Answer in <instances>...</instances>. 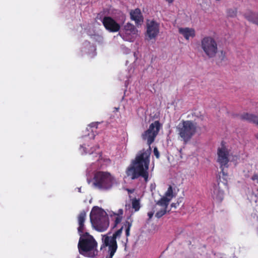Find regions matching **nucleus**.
Masks as SVG:
<instances>
[{
	"instance_id": "obj_1",
	"label": "nucleus",
	"mask_w": 258,
	"mask_h": 258,
	"mask_svg": "<svg viewBox=\"0 0 258 258\" xmlns=\"http://www.w3.org/2000/svg\"><path fill=\"white\" fill-rule=\"evenodd\" d=\"M161 127V124L159 121H155L149 125V128L142 134V138L143 140L147 141L149 148L147 150L143 149L140 151L133 162V165L127 168L126 174L131 176L132 179L141 176L144 178L145 182L148 181V170L151 152V145L154 142Z\"/></svg>"
},
{
	"instance_id": "obj_2",
	"label": "nucleus",
	"mask_w": 258,
	"mask_h": 258,
	"mask_svg": "<svg viewBox=\"0 0 258 258\" xmlns=\"http://www.w3.org/2000/svg\"><path fill=\"white\" fill-rule=\"evenodd\" d=\"M78 246L80 253L84 256L93 257L97 253V242L88 232L80 236Z\"/></svg>"
},
{
	"instance_id": "obj_3",
	"label": "nucleus",
	"mask_w": 258,
	"mask_h": 258,
	"mask_svg": "<svg viewBox=\"0 0 258 258\" xmlns=\"http://www.w3.org/2000/svg\"><path fill=\"white\" fill-rule=\"evenodd\" d=\"M94 186L101 190H108L112 188L116 182L115 178L107 171H96L93 178Z\"/></svg>"
},
{
	"instance_id": "obj_4",
	"label": "nucleus",
	"mask_w": 258,
	"mask_h": 258,
	"mask_svg": "<svg viewBox=\"0 0 258 258\" xmlns=\"http://www.w3.org/2000/svg\"><path fill=\"white\" fill-rule=\"evenodd\" d=\"M90 221L93 227L100 232L104 231L109 226V222L106 213L98 207H94L90 213Z\"/></svg>"
},
{
	"instance_id": "obj_5",
	"label": "nucleus",
	"mask_w": 258,
	"mask_h": 258,
	"mask_svg": "<svg viewBox=\"0 0 258 258\" xmlns=\"http://www.w3.org/2000/svg\"><path fill=\"white\" fill-rule=\"evenodd\" d=\"M179 137L185 143L189 142L197 132L196 123L192 120H182L176 126Z\"/></svg>"
},
{
	"instance_id": "obj_6",
	"label": "nucleus",
	"mask_w": 258,
	"mask_h": 258,
	"mask_svg": "<svg viewBox=\"0 0 258 258\" xmlns=\"http://www.w3.org/2000/svg\"><path fill=\"white\" fill-rule=\"evenodd\" d=\"M217 154V162L220 164V168L221 169V171L219 173V179L221 177L220 174H222L224 180L227 181L225 177H227L228 174L224 170L225 168L228 167L229 152L223 143L221 144V147L218 148Z\"/></svg>"
},
{
	"instance_id": "obj_7",
	"label": "nucleus",
	"mask_w": 258,
	"mask_h": 258,
	"mask_svg": "<svg viewBox=\"0 0 258 258\" xmlns=\"http://www.w3.org/2000/svg\"><path fill=\"white\" fill-rule=\"evenodd\" d=\"M201 46L206 56L209 58H213L218 52V43L212 36H205L201 42Z\"/></svg>"
},
{
	"instance_id": "obj_8",
	"label": "nucleus",
	"mask_w": 258,
	"mask_h": 258,
	"mask_svg": "<svg viewBox=\"0 0 258 258\" xmlns=\"http://www.w3.org/2000/svg\"><path fill=\"white\" fill-rule=\"evenodd\" d=\"M123 226L114 233L112 236L104 235L102 238L103 244L101 246L100 249L108 246V249H112V252L116 251L117 248L116 238L119 237L122 233Z\"/></svg>"
},
{
	"instance_id": "obj_9",
	"label": "nucleus",
	"mask_w": 258,
	"mask_h": 258,
	"mask_svg": "<svg viewBox=\"0 0 258 258\" xmlns=\"http://www.w3.org/2000/svg\"><path fill=\"white\" fill-rule=\"evenodd\" d=\"M146 29L147 39L148 40L155 39L159 33L160 24L154 20H147Z\"/></svg>"
},
{
	"instance_id": "obj_10",
	"label": "nucleus",
	"mask_w": 258,
	"mask_h": 258,
	"mask_svg": "<svg viewBox=\"0 0 258 258\" xmlns=\"http://www.w3.org/2000/svg\"><path fill=\"white\" fill-rule=\"evenodd\" d=\"M102 22L105 28L110 32H116L120 28V25L109 16L104 17Z\"/></svg>"
},
{
	"instance_id": "obj_11",
	"label": "nucleus",
	"mask_w": 258,
	"mask_h": 258,
	"mask_svg": "<svg viewBox=\"0 0 258 258\" xmlns=\"http://www.w3.org/2000/svg\"><path fill=\"white\" fill-rule=\"evenodd\" d=\"M86 217V212L83 210L81 211L78 215V221L79 227L78 228V231L80 235H83L84 234L85 231V221Z\"/></svg>"
},
{
	"instance_id": "obj_12",
	"label": "nucleus",
	"mask_w": 258,
	"mask_h": 258,
	"mask_svg": "<svg viewBox=\"0 0 258 258\" xmlns=\"http://www.w3.org/2000/svg\"><path fill=\"white\" fill-rule=\"evenodd\" d=\"M131 19L134 21L137 25H141L144 20V18L140 9L137 8L130 12Z\"/></svg>"
},
{
	"instance_id": "obj_13",
	"label": "nucleus",
	"mask_w": 258,
	"mask_h": 258,
	"mask_svg": "<svg viewBox=\"0 0 258 258\" xmlns=\"http://www.w3.org/2000/svg\"><path fill=\"white\" fill-rule=\"evenodd\" d=\"M179 33L182 35L184 38L188 40L189 37H194L195 36V31L193 28L185 27L179 28L178 29Z\"/></svg>"
},
{
	"instance_id": "obj_14",
	"label": "nucleus",
	"mask_w": 258,
	"mask_h": 258,
	"mask_svg": "<svg viewBox=\"0 0 258 258\" xmlns=\"http://www.w3.org/2000/svg\"><path fill=\"white\" fill-rule=\"evenodd\" d=\"M240 118L242 120H247L258 125V116L252 114L244 113L240 116Z\"/></svg>"
},
{
	"instance_id": "obj_15",
	"label": "nucleus",
	"mask_w": 258,
	"mask_h": 258,
	"mask_svg": "<svg viewBox=\"0 0 258 258\" xmlns=\"http://www.w3.org/2000/svg\"><path fill=\"white\" fill-rule=\"evenodd\" d=\"M124 30L126 35L130 34L133 35H137L138 30L134 25L131 23H128L124 26Z\"/></svg>"
},
{
	"instance_id": "obj_16",
	"label": "nucleus",
	"mask_w": 258,
	"mask_h": 258,
	"mask_svg": "<svg viewBox=\"0 0 258 258\" xmlns=\"http://www.w3.org/2000/svg\"><path fill=\"white\" fill-rule=\"evenodd\" d=\"M171 198L163 197L160 200H159L157 204L163 207L164 209H166L169 205Z\"/></svg>"
},
{
	"instance_id": "obj_17",
	"label": "nucleus",
	"mask_w": 258,
	"mask_h": 258,
	"mask_svg": "<svg viewBox=\"0 0 258 258\" xmlns=\"http://www.w3.org/2000/svg\"><path fill=\"white\" fill-rule=\"evenodd\" d=\"M133 220L130 218H128L127 220L123 224V226L125 228V235L126 237L130 236V229L132 226Z\"/></svg>"
},
{
	"instance_id": "obj_18",
	"label": "nucleus",
	"mask_w": 258,
	"mask_h": 258,
	"mask_svg": "<svg viewBox=\"0 0 258 258\" xmlns=\"http://www.w3.org/2000/svg\"><path fill=\"white\" fill-rule=\"evenodd\" d=\"M245 17L247 20L258 25L257 13H250L249 14L246 15Z\"/></svg>"
},
{
	"instance_id": "obj_19",
	"label": "nucleus",
	"mask_w": 258,
	"mask_h": 258,
	"mask_svg": "<svg viewBox=\"0 0 258 258\" xmlns=\"http://www.w3.org/2000/svg\"><path fill=\"white\" fill-rule=\"evenodd\" d=\"M224 191L215 188L213 191V198L216 200L221 201L223 198Z\"/></svg>"
},
{
	"instance_id": "obj_20",
	"label": "nucleus",
	"mask_w": 258,
	"mask_h": 258,
	"mask_svg": "<svg viewBox=\"0 0 258 258\" xmlns=\"http://www.w3.org/2000/svg\"><path fill=\"white\" fill-rule=\"evenodd\" d=\"M132 207L134 210L135 212L139 211L141 208L140 200L135 198L131 200Z\"/></svg>"
},
{
	"instance_id": "obj_21",
	"label": "nucleus",
	"mask_w": 258,
	"mask_h": 258,
	"mask_svg": "<svg viewBox=\"0 0 258 258\" xmlns=\"http://www.w3.org/2000/svg\"><path fill=\"white\" fill-rule=\"evenodd\" d=\"M165 197H167L168 198H171V199L173 198V189L172 187L170 185L166 192H165Z\"/></svg>"
},
{
	"instance_id": "obj_22",
	"label": "nucleus",
	"mask_w": 258,
	"mask_h": 258,
	"mask_svg": "<svg viewBox=\"0 0 258 258\" xmlns=\"http://www.w3.org/2000/svg\"><path fill=\"white\" fill-rule=\"evenodd\" d=\"M166 212H167V209L163 208V209L158 211L156 213L155 216L157 218H160L162 217L163 215H164L166 213Z\"/></svg>"
},
{
	"instance_id": "obj_23",
	"label": "nucleus",
	"mask_w": 258,
	"mask_h": 258,
	"mask_svg": "<svg viewBox=\"0 0 258 258\" xmlns=\"http://www.w3.org/2000/svg\"><path fill=\"white\" fill-rule=\"evenodd\" d=\"M237 11L236 10L230 9L228 11L227 14L228 16L233 17L236 16Z\"/></svg>"
},
{
	"instance_id": "obj_24",
	"label": "nucleus",
	"mask_w": 258,
	"mask_h": 258,
	"mask_svg": "<svg viewBox=\"0 0 258 258\" xmlns=\"http://www.w3.org/2000/svg\"><path fill=\"white\" fill-rule=\"evenodd\" d=\"M122 220V216L120 215H117L115 219V225H117L118 224L120 223Z\"/></svg>"
},
{
	"instance_id": "obj_25",
	"label": "nucleus",
	"mask_w": 258,
	"mask_h": 258,
	"mask_svg": "<svg viewBox=\"0 0 258 258\" xmlns=\"http://www.w3.org/2000/svg\"><path fill=\"white\" fill-rule=\"evenodd\" d=\"M154 154L155 155V156H156V157L157 158H159V157H160V153H159V152L158 151V149L157 147H155L154 148Z\"/></svg>"
},
{
	"instance_id": "obj_26",
	"label": "nucleus",
	"mask_w": 258,
	"mask_h": 258,
	"mask_svg": "<svg viewBox=\"0 0 258 258\" xmlns=\"http://www.w3.org/2000/svg\"><path fill=\"white\" fill-rule=\"evenodd\" d=\"M220 57L222 61L224 60L226 58L225 52H224L223 51H221Z\"/></svg>"
},
{
	"instance_id": "obj_27",
	"label": "nucleus",
	"mask_w": 258,
	"mask_h": 258,
	"mask_svg": "<svg viewBox=\"0 0 258 258\" xmlns=\"http://www.w3.org/2000/svg\"><path fill=\"white\" fill-rule=\"evenodd\" d=\"M108 251L109 252V257H106V258H112L113 256L114 255V254L116 251H114L112 253V249H108Z\"/></svg>"
},
{
	"instance_id": "obj_28",
	"label": "nucleus",
	"mask_w": 258,
	"mask_h": 258,
	"mask_svg": "<svg viewBox=\"0 0 258 258\" xmlns=\"http://www.w3.org/2000/svg\"><path fill=\"white\" fill-rule=\"evenodd\" d=\"M153 215H154L153 212H150L148 213V216H149V219H151L153 217Z\"/></svg>"
},
{
	"instance_id": "obj_29",
	"label": "nucleus",
	"mask_w": 258,
	"mask_h": 258,
	"mask_svg": "<svg viewBox=\"0 0 258 258\" xmlns=\"http://www.w3.org/2000/svg\"><path fill=\"white\" fill-rule=\"evenodd\" d=\"M123 210L122 209H119L118 211V213L116 214V216L120 215L121 216V215L123 214Z\"/></svg>"
},
{
	"instance_id": "obj_30",
	"label": "nucleus",
	"mask_w": 258,
	"mask_h": 258,
	"mask_svg": "<svg viewBox=\"0 0 258 258\" xmlns=\"http://www.w3.org/2000/svg\"><path fill=\"white\" fill-rule=\"evenodd\" d=\"M168 3L171 4L173 2L174 0H166Z\"/></svg>"
},
{
	"instance_id": "obj_31",
	"label": "nucleus",
	"mask_w": 258,
	"mask_h": 258,
	"mask_svg": "<svg viewBox=\"0 0 258 258\" xmlns=\"http://www.w3.org/2000/svg\"><path fill=\"white\" fill-rule=\"evenodd\" d=\"M171 206H172V207H175V208L176 207V205H175V204H173H173H172Z\"/></svg>"
},
{
	"instance_id": "obj_32",
	"label": "nucleus",
	"mask_w": 258,
	"mask_h": 258,
	"mask_svg": "<svg viewBox=\"0 0 258 258\" xmlns=\"http://www.w3.org/2000/svg\"><path fill=\"white\" fill-rule=\"evenodd\" d=\"M255 137L258 140V134L256 135Z\"/></svg>"
}]
</instances>
